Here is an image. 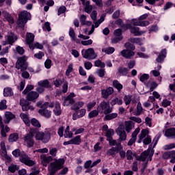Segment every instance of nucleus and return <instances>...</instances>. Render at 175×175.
Listing matches in <instances>:
<instances>
[{"mask_svg":"<svg viewBox=\"0 0 175 175\" xmlns=\"http://www.w3.org/2000/svg\"><path fill=\"white\" fill-rule=\"evenodd\" d=\"M65 163V159H54L53 162H51L49 166V172L50 174H54L57 173L58 170L64 169V164Z\"/></svg>","mask_w":175,"mask_h":175,"instance_id":"nucleus-1","label":"nucleus"},{"mask_svg":"<svg viewBox=\"0 0 175 175\" xmlns=\"http://www.w3.org/2000/svg\"><path fill=\"white\" fill-rule=\"evenodd\" d=\"M35 135H36V130L35 129H30L29 133L23 137L25 146L29 148L33 147V144H35V139H33Z\"/></svg>","mask_w":175,"mask_h":175,"instance_id":"nucleus-2","label":"nucleus"},{"mask_svg":"<svg viewBox=\"0 0 175 175\" xmlns=\"http://www.w3.org/2000/svg\"><path fill=\"white\" fill-rule=\"evenodd\" d=\"M28 20H31V14L27 11H23L18 14V25L20 28H24Z\"/></svg>","mask_w":175,"mask_h":175,"instance_id":"nucleus-3","label":"nucleus"},{"mask_svg":"<svg viewBox=\"0 0 175 175\" xmlns=\"http://www.w3.org/2000/svg\"><path fill=\"white\" fill-rule=\"evenodd\" d=\"M97 110L99 113H103L105 115L110 114L113 111V107H110V103L102 101L98 106Z\"/></svg>","mask_w":175,"mask_h":175,"instance_id":"nucleus-4","label":"nucleus"},{"mask_svg":"<svg viewBox=\"0 0 175 175\" xmlns=\"http://www.w3.org/2000/svg\"><path fill=\"white\" fill-rule=\"evenodd\" d=\"M37 106H40L41 108L38 111L39 114L46 117V118H50L51 117V111L47 109L49 107V103L46 102L42 105L40 104V103H38Z\"/></svg>","mask_w":175,"mask_h":175,"instance_id":"nucleus-5","label":"nucleus"},{"mask_svg":"<svg viewBox=\"0 0 175 175\" xmlns=\"http://www.w3.org/2000/svg\"><path fill=\"white\" fill-rule=\"evenodd\" d=\"M81 53L83 57L85 58L86 59H95L96 57H98V55H96L93 48L82 50Z\"/></svg>","mask_w":175,"mask_h":175,"instance_id":"nucleus-6","label":"nucleus"},{"mask_svg":"<svg viewBox=\"0 0 175 175\" xmlns=\"http://www.w3.org/2000/svg\"><path fill=\"white\" fill-rule=\"evenodd\" d=\"M36 140H41L42 143H49L50 139H51V135L49 132L43 133L42 131L36 134Z\"/></svg>","mask_w":175,"mask_h":175,"instance_id":"nucleus-7","label":"nucleus"},{"mask_svg":"<svg viewBox=\"0 0 175 175\" xmlns=\"http://www.w3.org/2000/svg\"><path fill=\"white\" fill-rule=\"evenodd\" d=\"M152 155H154V152L150 150H145L139 155L137 160L142 161V162H144V161H148V159L149 161H152Z\"/></svg>","mask_w":175,"mask_h":175,"instance_id":"nucleus-8","label":"nucleus"},{"mask_svg":"<svg viewBox=\"0 0 175 175\" xmlns=\"http://www.w3.org/2000/svg\"><path fill=\"white\" fill-rule=\"evenodd\" d=\"M20 162L22 163H24L27 166H33L35 165V161L31 159V157L28 156L27 154L23 152V154H21V157L19 158Z\"/></svg>","mask_w":175,"mask_h":175,"instance_id":"nucleus-9","label":"nucleus"},{"mask_svg":"<svg viewBox=\"0 0 175 175\" xmlns=\"http://www.w3.org/2000/svg\"><path fill=\"white\" fill-rule=\"evenodd\" d=\"M16 40H17V36L12 32H10L5 36V40L2 42V44L3 46H6V44L12 45Z\"/></svg>","mask_w":175,"mask_h":175,"instance_id":"nucleus-10","label":"nucleus"},{"mask_svg":"<svg viewBox=\"0 0 175 175\" xmlns=\"http://www.w3.org/2000/svg\"><path fill=\"white\" fill-rule=\"evenodd\" d=\"M16 68L18 70H21V72H23V70H27L28 65L25 62V57H23L18 59L16 63Z\"/></svg>","mask_w":175,"mask_h":175,"instance_id":"nucleus-11","label":"nucleus"},{"mask_svg":"<svg viewBox=\"0 0 175 175\" xmlns=\"http://www.w3.org/2000/svg\"><path fill=\"white\" fill-rule=\"evenodd\" d=\"M163 159H170V163H175V150L165 152L163 154Z\"/></svg>","mask_w":175,"mask_h":175,"instance_id":"nucleus-12","label":"nucleus"},{"mask_svg":"<svg viewBox=\"0 0 175 175\" xmlns=\"http://www.w3.org/2000/svg\"><path fill=\"white\" fill-rule=\"evenodd\" d=\"M76 96V94L75 93L72 92L68 96L66 97L63 102V106H69V105H73L75 103V97Z\"/></svg>","mask_w":175,"mask_h":175,"instance_id":"nucleus-13","label":"nucleus"},{"mask_svg":"<svg viewBox=\"0 0 175 175\" xmlns=\"http://www.w3.org/2000/svg\"><path fill=\"white\" fill-rule=\"evenodd\" d=\"M116 132L117 135H119V142H125L126 140V132H125L122 126L118 127Z\"/></svg>","mask_w":175,"mask_h":175,"instance_id":"nucleus-14","label":"nucleus"},{"mask_svg":"<svg viewBox=\"0 0 175 175\" xmlns=\"http://www.w3.org/2000/svg\"><path fill=\"white\" fill-rule=\"evenodd\" d=\"M120 55L126 59H131L132 57L135 56V52L133 51L128 50V49H123L120 52Z\"/></svg>","mask_w":175,"mask_h":175,"instance_id":"nucleus-15","label":"nucleus"},{"mask_svg":"<svg viewBox=\"0 0 175 175\" xmlns=\"http://www.w3.org/2000/svg\"><path fill=\"white\" fill-rule=\"evenodd\" d=\"M114 92V89L112 87H109L107 89H103L101 90L102 98L104 99H107L110 95Z\"/></svg>","mask_w":175,"mask_h":175,"instance_id":"nucleus-16","label":"nucleus"},{"mask_svg":"<svg viewBox=\"0 0 175 175\" xmlns=\"http://www.w3.org/2000/svg\"><path fill=\"white\" fill-rule=\"evenodd\" d=\"M139 132H140V129L138 127L132 133L131 138L128 142V146H132L133 144H135V143H136V140L137 139V135H139Z\"/></svg>","mask_w":175,"mask_h":175,"instance_id":"nucleus-17","label":"nucleus"},{"mask_svg":"<svg viewBox=\"0 0 175 175\" xmlns=\"http://www.w3.org/2000/svg\"><path fill=\"white\" fill-rule=\"evenodd\" d=\"M131 24L135 26L147 27L148 25H150V22L148 21H137V19H133L131 21Z\"/></svg>","mask_w":175,"mask_h":175,"instance_id":"nucleus-18","label":"nucleus"},{"mask_svg":"<svg viewBox=\"0 0 175 175\" xmlns=\"http://www.w3.org/2000/svg\"><path fill=\"white\" fill-rule=\"evenodd\" d=\"M165 137L167 139H175V128H170L165 130Z\"/></svg>","mask_w":175,"mask_h":175,"instance_id":"nucleus-19","label":"nucleus"},{"mask_svg":"<svg viewBox=\"0 0 175 175\" xmlns=\"http://www.w3.org/2000/svg\"><path fill=\"white\" fill-rule=\"evenodd\" d=\"M40 159L42 161V163L43 166H47L51 161H53V157L51 156H46L44 154H42L40 156Z\"/></svg>","mask_w":175,"mask_h":175,"instance_id":"nucleus-20","label":"nucleus"},{"mask_svg":"<svg viewBox=\"0 0 175 175\" xmlns=\"http://www.w3.org/2000/svg\"><path fill=\"white\" fill-rule=\"evenodd\" d=\"M38 98H39V93L35 91L30 92L27 95V100H30V101L36 100Z\"/></svg>","mask_w":175,"mask_h":175,"instance_id":"nucleus-21","label":"nucleus"},{"mask_svg":"<svg viewBox=\"0 0 175 175\" xmlns=\"http://www.w3.org/2000/svg\"><path fill=\"white\" fill-rule=\"evenodd\" d=\"M80 23L81 25H87L88 27H91L92 22L87 21V16L84 14L81 15Z\"/></svg>","mask_w":175,"mask_h":175,"instance_id":"nucleus-22","label":"nucleus"},{"mask_svg":"<svg viewBox=\"0 0 175 175\" xmlns=\"http://www.w3.org/2000/svg\"><path fill=\"white\" fill-rule=\"evenodd\" d=\"M53 113L55 114V116H61L62 110H61V104H59V102L56 101L55 103V108L53 109Z\"/></svg>","mask_w":175,"mask_h":175,"instance_id":"nucleus-23","label":"nucleus"},{"mask_svg":"<svg viewBox=\"0 0 175 175\" xmlns=\"http://www.w3.org/2000/svg\"><path fill=\"white\" fill-rule=\"evenodd\" d=\"M166 58V49L161 50V53L156 59L157 62H162Z\"/></svg>","mask_w":175,"mask_h":175,"instance_id":"nucleus-24","label":"nucleus"},{"mask_svg":"<svg viewBox=\"0 0 175 175\" xmlns=\"http://www.w3.org/2000/svg\"><path fill=\"white\" fill-rule=\"evenodd\" d=\"M38 86L42 87L43 88H51V85H50V82L49 80H43L38 82Z\"/></svg>","mask_w":175,"mask_h":175,"instance_id":"nucleus-25","label":"nucleus"},{"mask_svg":"<svg viewBox=\"0 0 175 175\" xmlns=\"http://www.w3.org/2000/svg\"><path fill=\"white\" fill-rule=\"evenodd\" d=\"M131 32L134 33L135 36H140V35H143V33H144V31H140V29L137 27H131Z\"/></svg>","mask_w":175,"mask_h":175,"instance_id":"nucleus-26","label":"nucleus"},{"mask_svg":"<svg viewBox=\"0 0 175 175\" xmlns=\"http://www.w3.org/2000/svg\"><path fill=\"white\" fill-rule=\"evenodd\" d=\"M64 137L65 139H72V137H73V133L70 131V128L69 126H67L66 129H65Z\"/></svg>","mask_w":175,"mask_h":175,"instance_id":"nucleus-27","label":"nucleus"},{"mask_svg":"<svg viewBox=\"0 0 175 175\" xmlns=\"http://www.w3.org/2000/svg\"><path fill=\"white\" fill-rule=\"evenodd\" d=\"M20 117L27 126L31 125V122L29 121V117L28 115L26 113H21Z\"/></svg>","mask_w":175,"mask_h":175,"instance_id":"nucleus-28","label":"nucleus"},{"mask_svg":"<svg viewBox=\"0 0 175 175\" xmlns=\"http://www.w3.org/2000/svg\"><path fill=\"white\" fill-rule=\"evenodd\" d=\"M5 119L4 120L5 124H9L10 122V120L14 118V116L13 115V113H12V112H9V111L5 112Z\"/></svg>","mask_w":175,"mask_h":175,"instance_id":"nucleus-29","label":"nucleus"},{"mask_svg":"<svg viewBox=\"0 0 175 175\" xmlns=\"http://www.w3.org/2000/svg\"><path fill=\"white\" fill-rule=\"evenodd\" d=\"M107 140L109 141V146H117V148H120V146H121L120 140L113 139V138L107 139Z\"/></svg>","mask_w":175,"mask_h":175,"instance_id":"nucleus-30","label":"nucleus"},{"mask_svg":"<svg viewBox=\"0 0 175 175\" xmlns=\"http://www.w3.org/2000/svg\"><path fill=\"white\" fill-rule=\"evenodd\" d=\"M122 103H124V101L122 100V99L119 98L118 97L112 99V100L110 103L111 106H116V105H118V106H121Z\"/></svg>","mask_w":175,"mask_h":175,"instance_id":"nucleus-31","label":"nucleus"},{"mask_svg":"<svg viewBox=\"0 0 175 175\" xmlns=\"http://www.w3.org/2000/svg\"><path fill=\"white\" fill-rule=\"evenodd\" d=\"M118 117V113H107L105 114L104 120H107V121H110L111 120H114V118H117Z\"/></svg>","mask_w":175,"mask_h":175,"instance_id":"nucleus-32","label":"nucleus"},{"mask_svg":"<svg viewBox=\"0 0 175 175\" xmlns=\"http://www.w3.org/2000/svg\"><path fill=\"white\" fill-rule=\"evenodd\" d=\"M20 103H21V105L22 106V110L23 111H27L29 110V103H28V101L21 100Z\"/></svg>","mask_w":175,"mask_h":175,"instance_id":"nucleus-33","label":"nucleus"},{"mask_svg":"<svg viewBox=\"0 0 175 175\" xmlns=\"http://www.w3.org/2000/svg\"><path fill=\"white\" fill-rule=\"evenodd\" d=\"M0 146V154L2 157H5V155L8 154V151L6 150V145H5L4 142H1Z\"/></svg>","mask_w":175,"mask_h":175,"instance_id":"nucleus-34","label":"nucleus"},{"mask_svg":"<svg viewBox=\"0 0 175 175\" xmlns=\"http://www.w3.org/2000/svg\"><path fill=\"white\" fill-rule=\"evenodd\" d=\"M114 51H116V49H114V47H111V46L102 49V52L108 55L113 54Z\"/></svg>","mask_w":175,"mask_h":175,"instance_id":"nucleus-35","label":"nucleus"},{"mask_svg":"<svg viewBox=\"0 0 175 175\" xmlns=\"http://www.w3.org/2000/svg\"><path fill=\"white\" fill-rule=\"evenodd\" d=\"M4 96H13V90L11 88H5L3 90Z\"/></svg>","mask_w":175,"mask_h":175,"instance_id":"nucleus-36","label":"nucleus"},{"mask_svg":"<svg viewBox=\"0 0 175 175\" xmlns=\"http://www.w3.org/2000/svg\"><path fill=\"white\" fill-rule=\"evenodd\" d=\"M1 135L3 137H6L7 135L6 133H8V132H9V131H10V129H9V127H8V126H4L3 124V126H1Z\"/></svg>","mask_w":175,"mask_h":175,"instance_id":"nucleus-37","label":"nucleus"},{"mask_svg":"<svg viewBox=\"0 0 175 175\" xmlns=\"http://www.w3.org/2000/svg\"><path fill=\"white\" fill-rule=\"evenodd\" d=\"M35 40V36L31 33L27 34L26 42L27 44H31Z\"/></svg>","mask_w":175,"mask_h":175,"instance_id":"nucleus-38","label":"nucleus"},{"mask_svg":"<svg viewBox=\"0 0 175 175\" xmlns=\"http://www.w3.org/2000/svg\"><path fill=\"white\" fill-rule=\"evenodd\" d=\"M83 5L85 6V12L86 13L90 14L92 11V5L90 4V1H86Z\"/></svg>","mask_w":175,"mask_h":175,"instance_id":"nucleus-39","label":"nucleus"},{"mask_svg":"<svg viewBox=\"0 0 175 175\" xmlns=\"http://www.w3.org/2000/svg\"><path fill=\"white\" fill-rule=\"evenodd\" d=\"M80 143H81V138L80 137V135H77L75 138L71 139L72 144H75L76 146H79Z\"/></svg>","mask_w":175,"mask_h":175,"instance_id":"nucleus-40","label":"nucleus"},{"mask_svg":"<svg viewBox=\"0 0 175 175\" xmlns=\"http://www.w3.org/2000/svg\"><path fill=\"white\" fill-rule=\"evenodd\" d=\"M8 140L11 143H13V142H17V140H18V134L13 133L10 135Z\"/></svg>","mask_w":175,"mask_h":175,"instance_id":"nucleus-41","label":"nucleus"},{"mask_svg":"<svg viewBox=\"0 0 175 175\" xmlns=\"http://www.w3.org/2000/svg\"><path fill=\"white\" fill-rule=\"evenodd\" d=\"M123 100L126 106L131 105V103L132 102V95H125Z\"/></svg>","mask_w":175,"mask_h":175,"instance_id":"nucleus-42","label":"nucleus"},{"mask_svg":"<svg viewBox=\"0 0 175 175\" xmlns=\"http://www.w3.org/2000/svg\"><path fill=\"white\" fill-rule=\"evenodd\" d=\"M150 131L147 129H142L141 133L139 135V139H144L146 136H148Z\"/></svg>","mask_w":175,"mask_h":175,"instance_id":"nucleus-43","label":"nucleus"},{"mask_svg":"<svg viewBox=\"0 0 175 175\" xmlns=\"http://www.w3.org/2000/svg\"><path fill=\"white\" fill-rule=\"evenodd\" d=\"M124 47L126 50H130L131 51H133L135 49H136V46L133 44H131V42H126L124 44Z\"/></svg>","mask_w":175,"mask_h":175,"instance_id":"nucleus-44","label":"nucleus"},{"mask_svg":"<svg viewBox=\"0 0 175 175\" xmlns=\"http://www.w3.org/2000/svg\"><path fill=\"white\" fill-rule=\"evenodd\" d=\"M129 41L131 42V43H136L137 44H139V46H142L143 44L142 39L139 38H130Z\"/></svg>","mask_w":175,"mask_h":175,"instance_id":"nucleus-45","label":"nucleus"},{"mask_svg":"<svg viewBox=\"0 0 175 175\" xmlns=\"http://www.w3.org/2000/svg\"><path fill=\"white\" fill-rule=\"evenodd\" d=\"M113 85L118 91H121V89L123 88L122 85L117 80L113 81Z\"/></svg>","mask_w":175,"mask_h":175,"instance_id":"nucleus-46","label":"nucleus"},{"mask_svg":"<svg viewBox=\"0 0 175 175\" xmlns=\"http://www.w3.org/2000/svg\"><path fill=\"white\" fill-rule=\"evenodd\" d=\"M31 124L33 125V126H36V128H40V126H42L40 122H39V120H36V118H32L31 120Z\"/></svg>","mask_w":175,"mask_h":175,"instance_id":"nucleus-47","label":"nucleus"},{"mask_svg":"<svg viewBox=\"0 0 175 175\" xmlns=\"http://www.w3.org/2000/svg\"><path fill=\"white\" fill-rule=\"evenodd\" d=\"M104 21L105 18L103 16H101L98 21H94V28H98V27H99V25H100V24H102V23H103Z\"/></svg>","mask_w":175,"mask_h":175,"instance_id":"nucleus-48","label":"nucleus"},{"mask_svg":"<svg viewBox=\"0 0 175 175\" xmlns=\"http://www.w3.org/2000/svg\"><path fill=\"white\" fill-rule=\"evenodd\" d=\"M94 66H96V68H105V66H106V64L102 62V61H100V59H98L94 62Z\"/></svg>","mask_w":175,"mask_h":175,"instance_id":"nucleus-49","label":"nucleus"},{"mask_svg":"<svg viewBox=\"0 0 175 175\" xmlns=\"http://www.w3.org/2000/svg\"><path fill=\"white\" fill-rule=\"evenodd\" d=\"M126 157L128 159V161H132L133 159V157H135V154L132 152V150H127L126 153Z\"/></svg>","mask_w":175,"mask_h":175,"instance_id":"nucleus-50","label":"nucleus"},{"mask_svg":"<svg viewBox=\"0 0 175 175\" xmlns=\"http://www.w3.org/2000/svg\"><path fill=\"white\" fill-rule=\"evenodd\" d=\"M118 150V148H111L107 150V154L109 156L111 155L112 157H114L116 155V151Z\"/></svg>","mask_w":175,"mask_h":175,"instance_id":"nucleus-51","label":"nucleus"},{"mask_svg":"<svg viewBox=\"0 0 175 175\" xmlns=\"http://www.w3.org/2000/svg\"><path fill=\"white\" fill-rule=\"evenodd\" d=\"M98 114H99L98 110H93L89 113L88 118H94V117H96Z\"/></svg>","mask_w":175,"mask_h":175,"instance_id":"nucleus-52","label":"nucleus"},{"mask_svg":"<svg viewBox=\"0 0 175 175\" xmlns=\"http://www.w3.org/2000/svg\"><path fill=\"white\" fill-rule=\"evenodd\" d=\"M84 106V103L82 101H79L78 103H76L74 106H73V109L74 110H79L81 107H83Z\"/></svg>","mask_w":175,"mask_h":175,"instance_id":"nucleus-53","label":"nucleus"},{"mask_svg":"<svg viewBox=\"0 0 175 175\" xmlns=\"http://www.w3.org/2000/svg\"><path fill=\"white\" fill-rule=\"evenodd\" d=\"M142 111L143 107H142V103H138L137 105V113H135V116H140Z\"/></svg>","mask_w":175,"mask_h":175,"instance_id":"nucleus-54","label":"nucleus"},{"mask_svg":"<svg viewBox=\"0 0 175 175\" xmlns=\"http://www.w3.org/2000/svg\"><path fill=\"white\" fill-rule=\"evenodd\" d=\"M125 129L128 133L132 131V123L131 122H125Z\"/></svg>","mask_w":175,"mask_h":175,"instance_id":"nucleus-55","label":"nucleus"},{"mask_svg":"<svg viewBox=\"0 0 175 175\" xmlns=\"http://www.w3.org/2000/svg\"><path fill=\"white\" fill-rule=\"evenodd\" d=\"M96 74L98 77H105V75H106V71L105 70V69H98Z\"/></svg>","mask_w":175,"mask_h":175,"instance_id":"nucleus-56","label":"nucleus"},{"mask_svg":"<svg viewBox=\"0 0 175 175\" xmlns=\"http://www.w3.org/2000/svg\"><path fill=\"white\" fill-rule=\"evenodd\" d=\"M72 132H75V135H80V133H83V132H84V128H74L72 129Z\"/></svg>","mask_w":175,"mask_h":175,"instance_id":"nucleus-57","label":"nucleus"},{"mask_svg":"<svg viewBox=\"0 0 175 175\" xmlns=\"http://www.w3.org/2000/svg\"><path fill=\"white\" fill-rule=\"evenodd\" d=\"M72 70H73V64H70L68 66V68L66 71V75L70 76V73H72Z\"/></svg>","mask_w":175,"mask_h":175,"instance_id":"nucleus-58","label":"nucleus"},{"mask_svg":"<svg viewBox=\"0 0 175 175\" xmlns=\"http://www.w3.org/2000/svg\"><path fill=\"white\" fill-rule=\"evenodd\" d=\"M114 135V130L113 129H109L107 132H106V136H107V139H112L113 137H111L113 135Z\"/></svg>","mask_w":175,"mask_h":175,"instance_id":"nucleus-59","label":"nucleus"},{"mask_svg":"<svg viewBox=\"0 0 175 175\" xmlns=\"http://www.w3.org/2000/svg\"><path fill=\"white\" fill-rule=\"evenodd\" d=\"M118 72L119 73H121L122 75H128V68H124V67H120L118 68Z\"/></svg>","mask_w":175,"mask_h":175,"instance_id":"nucleus-60","label":"nucleus"},{"mask_svg":"<svg viewBox=\"0 0 175 175\" xmlns=\"http://www.w3.org/2000/svg\"><path fill=\"white\" fill-rule=\"evenodd\" d=\"M175 148V143L169 144L163 146V150H172Z\"/></svg>","mask_w":175,"mask_h":175,"instance_id":"nucleus-61","label":"nucleus"},{"mask_svg":"<svg viewBox=\"0 0 175 175\" xmlns=\"http://www.w3.org/2000/svg\"><path fill=\"white\" fill-rule=\"evenodd\" d=\"M8 170H10L11 173H14L16 170H18V167L16 165H10L8 167Z\"/></svg>","mask_w":175,"mask_h":175,"instance_id":"nucleus-62","label":"nucleus"},{"mask_svg":"<svg viewBox=\"0 0 175 175\" xmlns=\"http://www.w3.org/2000/svg\"><path fill=\"white\" fill-rule=\"evenodd\" d=\"M8 109V106L6 105V100H3L0 102V110H5Z\"/></svg>","mask_w":175,"mask_h":175,"instance_id":"nucleus-63","label":"nucleus"},{"mask_svg":"<svg viewBox=\"0 0 175 175\" xmlns=\"http://www.w3.org/2000/svg\"><path fill=\"white\" fill-rule=\"evenodd\" d=\"M21 152L19 150V149H16L14 151H12V155L15 157V158H18V157H21Z\"/></svg>","mask_w":175,"mask_h":175,"instance_id":"nucleus-64","label":"nucleus"}]
</instances>
